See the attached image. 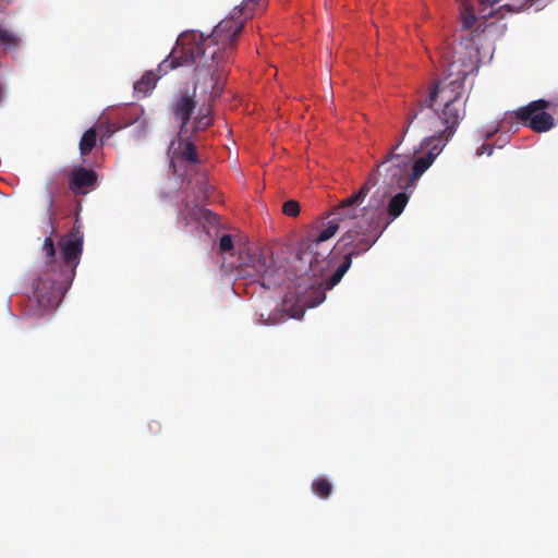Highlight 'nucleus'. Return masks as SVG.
<instances>
[{"label":"nucleus","mask_w":558,"mask_h":558,"mask_svg":"<svg viewBox=\"0 0 558 558\" xmlns=\"http://www.w3.org/2000/svg\"><path fill=\"white\" fill-rule=\"evenodd\" d=\"M385 193L376 191L368 201V204L361 209L356 208L355 217L348 218L341 229L345 232L339 239L337 245L343 254L341 264L329 275L331 260L329 247L322 245L313 250L312 256L304 259L302 256V241L299 244L294 270L296 280L294 284L298 302L314 307L326 299V291L332 289L344 276L352 265V258L367 252L380 238L384 231L404 210L409 203V195L405 192L395 194L384 210Z\"/></svg>","instance_id":"nucleus-1"},{"label":"nucleus","mask_w":558,"mask_h":558,"mask_svg":"<svg viewBox=\"0 0 558 558\" xmlns=\"http://www.w3.org/2000/svg\"><path fill=\"white\" fill-rule=\"evenodd\" d=\"M255 5H260L259 0H244L207 36L197 32L179 36L175 46L159 63L156 72H146L134 84V90L146 96L155 88L157 81L170 71L194 64V90L199 88L208 94L209 102L219 98L227 83L231 56L236 48L239 35L245 20L253 15Z\"/></svg>","instance_id":"nucleus-2"},{"label":"nucleus","mask_w":558,"mask_h":558,"mask_svg":"<svg viewBox=\"0 0 558 558\" xmlns=\"http://www.w3.org/2000/svg\"><path fill=\"white\" fill-rule=\"evenodd\" d=\"M405 130L400 140L392 146L390 151L385 158L376 166V168L369 173L367 180L360 187L356 193H353L349 197L340 202V204L332 210V218L328 220L326 226L320 229L311 232L306 238L302 240V256L304 259H308L313 253V250L318 248L323 242L328 241L343 227V222L348 218H354L356 207H359L371 189L378 183L379 177H383V183L388 189H407L412 183L411 175L408 173L409 158L404 155L397 154L396 150L401 145Z\"/></svg>","instance_id":"nucleus-3"},{"label":"nucleus","mask_w":558,"mask_h":558,"mask_svg":"<svg viewBox=\"0 0 558 558\" xmlns=\"http://www.w3.org/2000/svg\"><path fill=\"white\" fill-rule=\"evenodd\" d=\"M59 252L54 242L47 236L43 244L45 268L34 283V299L39 307L36 316L56 308L72 284L83 252V234L80 227H73L59 240Z\"/></svg>","instance_id":"nucleus-4"},{"label":"nucleus","mask_w":558,"mask_h":558,"mask_svg":"<svg viewBox=\"0 0 558 558\" xmlns=\"http://www.w3.org/2000/svg\"><path fill=\"white\" fill-rule=\"evenodd\" d=\"M464 83L447 76L418 100L407 118L405 132L417 120L423 129L434 131L449 142L465 116Z\"/></svg>","instance_id":"nucleus-5"},{"label":"nucleus","mask_w":558,"mask_h":558,"mask_svg":"<svg viewBox=\"0 0 558 558\" xmlns=\"http://www.w3.org/2000/svg\"><path fill=\"white\" fill-rule=\"evenodd\" d=\"M242 259L241 271L247 276L256 277L265 289H272L282 282V274L276 267L271 254L264 251L247 252Z\"/></svg>","instance_id":"nucleus-6"},{"label":"nucleus","mask_w":558,"mask_h":558,"mask_svg":"<svg viewBox=\"0 0 558 558\" xmlns=\"http://www.w3.org/2000/svg\"><path fill=\"white\" fill-rule=\"evenodd\" d=\"M548 106V101L538 99L514 110L513 117L521 124L531 128L534 132H547L555 126L554 117L545 111Z\"/></svg>","instance_id":"nucleus-7"},{"label":"nucleus","mask_w":558,"mask_h":558,"mask_svg":"<svg viewBox=\"0 0 558 558\" xmlns=\"http://www.w3.org/2000/svg\"><path fill=\"white\" fill-rule=\"evenodd\" d=\"M444 66L448 76L464 83L466 76L474 70V62L470 56V50L460 45L459 49L442 54Z\"/></svg>","instance_id":"nucleus-8"},{"label":"nucleus","mask_w":558,"mask_h":558,"mask_svg":"<svg viewBox=\"0 0 558 558\" xmlns=\"http://www.w3.org/2000/svg\"><path fill=\"white\" fill-rule=\"evenodd\" d=\"M447 143L448 142H445L444 136H440L437 132H434L432 136L426 137L422 142L421 149L426 150V154L415 159L412 167V173L410 174L412 182L421 178V175L433 165Z\"/></svg>","instance_id":"nucleus-9"},{"label":"nucleus","mask_w":558,"mask_h":558,"mask_svg":"<svg viewBox=\"0 0 558 558\" xmlns=\"http://www.w3.org/2000/svg\"><path fill=\"white\" fill-rule=\"evenodd\" d=\"M170 157V166L173 172H177L178 162H186L197 165L201 162L192 135L186 133L181 136V130L178 133V140L172 141L168 150Z\"/></svg>","instance_id":"nucleus-10"},{"label":"nucleus","mask_w":558,"mask_h":558,"mask_svg":"<svg viewBox=\"0 0 558 558\" xmlns=\"http://www.w3.org/2000/svg\"><path fill=\"white\" fill-rule=\"evenodd\" d=\"M171 112L181 122V136L189 133L191 117L196 108L195 95L189 88L180 89L171 102Z\"/></svg>","instance_id":"nucleus-11"},{"label":"nucleus","mask_w":558,"mask_h":558,"mask_svg":"<svg viewBox=\"0 0 558 558\" xmlns=\"http://www.w3.org/2000/svg\"><path fill=\"white\" fill-rule=\"evenodd\" d=\"M97 182V173L84 167H75L69 174V189L75 195H85Z\"/></svg>","instance_id":"nucleus-12"},{"label":"nucleus","mask_w":558,"mask_h":558,"mask_svg":"<svg viewBox=\"0 0 558 558\" xmlns=\"http://www.w3.org/2000/svg\"><path fill=\"white\" fill-rule=\"evenodd\" d=\"M211 105H203L198 109V113L195 117L192 129H189V134H195L199 131H204L213 124Z\"/></svg>","instance_id":"nucleus-13"},{"label":"nucleus","mask_w":558,"mask_h":558,"mask_svg":"<svg viewBox=\"0 0 558 558\" xmlns=\"http://www.w3.org/2000/svg\"><path fill=\"white\" fill-rule=\"evenodd\" d=\"M460 4L461 23L463 29H471L476 23L473 5L469 0H457Z\"/></svg>","instance_id":"nucleus-14"},{"label":"nucleus","mask_w":558,"mask_h":558,"mask_svg":"<svg viewBox=\"0 0 558 558\" xmlns=\"http://www.w3.org/2000/svg\"><path fill=\"white\" fill-rule=\"evenodd\" d=\"M97 145V131L95 128L86 130L78 144L81 156H87Z\"/></svg>","instance_id":"nucleus-15"},{"label":"nucleus","mask_w":558,"mask_h":558,"mask_svg":"<svg viewBox=\"0 0 558 558\" xmlns=\"http://www.w3.org/2000/svg\"><path fill=\"white\" fill-rule=\"evenodd\" d=\"M312 492L319 498L326 499L332 493L331 483L324 477H317L312 483Z\"/></svg>","instance_id":"nucleus-16"},{"label":"nucleus","mask_w":558,"mask_h":558,"mask_svg":"<svg viewBox=\"0 0 558 558\" xmlns=\"http://www.w3.org/2000/svg\"><path fill=\"white\" fill-rule=\"evenodd\" d=\"M19 38L5 28L0 27V45L15 47L19 45Z\"/></svg>","instance_id":"nucleus-17"},{"label":"nucleus","mask_w":558,"mask_h":558,"mask_svg":"<svg viewBox=\"0 0 558 558\" xmlns=\"http://www.w3.org/2000/svg\"><path fill=\"white\" fill-rule=\"evenodd\" d=\"M282 211L289 217H296L300 213V204L294 199H289L283 204Z\"/></svg>","instance_id":"nucleus-18"},{"label":"nucleus","mask_w":558,"mask_h":558,"mask_svg":"<svg viewBox=\"0 0 558 558\" xmlns=\"http://www.w3.org/2000/svg\"><path fill=\"white\" fill-rule=\"evenodd\" d=\"M219 248L221 252H229L233 250V240L230 234H223L220 238Z\"/></svg>","instance_id":"nucleus-19"},{"label":"nucleus","mask_w":558,"mask_h":558,"mask_svg":"<svg viewBox=\"0 0 558 558\" xmlns=\"http://www.w3.org/2000/svg\"><path fill=\"white\" fill-rule=\"evenodd\" d=\"M202 216L210 225H216L218 222V215L209 209H202Z\"/></svg>","instance_id":"nucleus-20"},{"label":"nucleus","mask_w":558,"mask_h":558,"mask_svg":"<svg viewBox=\"0 0 558 558\" xmlns=\"http://www.w3.org/2000/svg\"><path fill=\"white\" fill-rule=\"evenodd\" d=\"M494 151V146L490 145V144H482L477 149H476V155L477 156H481L483 154H487L488 156H490Z\"/></svg>","instance_id":"nucleus-21"},{"label":"nucleus","mask_w":558,"mask_h":558,"mask_svg":"<svg viewBox=\"0 0 558 558\" xmlns=\"http://www.w3.org/2000/svg\"><path fill=\"white\" fill-rule=\"evenodd\" d=\"M148 428L153 434H158L161 430V424L158 421H151Z\"/></svg>","instance_id":"nucleus-22"},{"label":"nucleus","mask_w":558,"mask_h":558,"mask_svg":"<svg viewBox=\"0 0 558 558\" xmlns=\"http://www.w3.org/2000/svg\"><path fill=\"white\" fill-rule=\"evenodd\" d=\"M117 131V129L112 128L110 124L107 125V130L104 133V137L109 138Z\"/></svg>","instance_id":"nucleus-23"},{"label":"nucleus","mask_w":558,"mask_h":558,"mask_svg":"<svg viewBox=\"0 0 558 558\" xmlns=\"http://www.w3.org/2000/svg\"><path fill=\"white\" fill-rule=\"evenodd\" d=\"M500 0H480L482 5H489L493 7L494 4L498 3Z\"/></svg>","instance_id":"nucleus-24"},{"label":"nucleus","mask_w":558,"mask_h":558,"mask_svg":"<svg viewBox=\"0 0 558 558\" xmlns=\"http://www.w3.org/2000/svg\"><path fill=\"white\" fill-rule=\"evenodd\" d=\"M496 132H497V130H494V131L487 133L486 138H490Z\"/></svg>","instance_id":"nucleus-25"},{"label":"nucleus","mask_w":558,"mask_h":558,"mask_svg":"<svg viewBox=\"0 0 558 558\" xmlns=\"http://www.w3.org/2000/svg\"><path fill=\"white\" fill-rule=\"evenodd\" d=\"M52 205H53V198L50 196L49 197V209L52 207Z\"/></svg>","instance_id":"nucleus-26"}]
</instances>
